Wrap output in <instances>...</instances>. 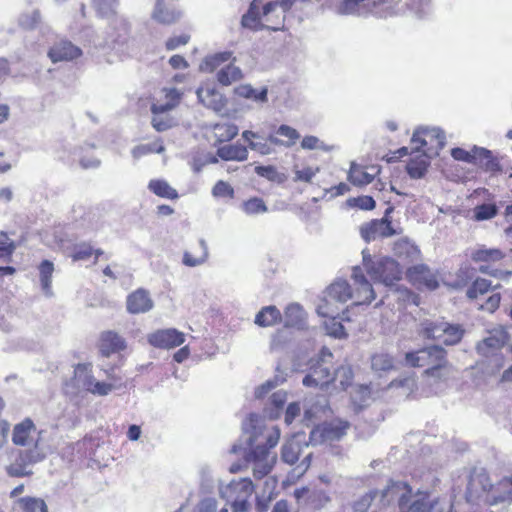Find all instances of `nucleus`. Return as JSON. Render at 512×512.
Returning <instances> with one entry per match:
<instances>
[{"label":"nucleus","instance_id":"1","mask_svg":"<svg viewBox=\"0 0 512 512\" xmlns=\"http://www.w3.org/2000/svg\"><path fill=\"white\" fill-rule=\"evenodd\" d=\"M405 365L423 369V376L441 380L449 369L447 351L439 345H431L409 351L404 356Z\"/></svg>","mask_w":512,"mask_h":512},{"label":"nucleus","instance_id":"2","mask_svg":"<svg viewBox=\"0 0 512 512\" xmlns=\"http://www.w3.org/2000/svg\"><path fill=\"white\" fill-rule=\"evenodd\" d=\"M118 365H109L106 368H102V371L108 378L109 382L97 381L92 375V364L91 363H79L75 367V374H85L83 379V387L86 391L93 395L106 396L113 390L126 388V384L123 381L122 376L116 374Z\"/></svg>","mask_w":512,"mask_h":512},{"label":"nucleus","instance_id":"3","mask_svg":"<svg viewBox=\"0 0 512 512\" xmlns=\"http://www.w3.org/2000/svg\"><path fill=\"white\" fill-rule=\"evenodd\" d=\"M261 5V0H253L250 3L249 9L247 13H245L242 16L241 24L243 27L248 28L253 31H259L264 28L272 30V31H280L284 30L285 28V11L286 8H283L281 13L276 15L275 20L269 18V14L272 12H275L277 9V6L279 5L278 2H268L263 6V13L262 15L267 17L266 22L267 24H262L261 22V14L259 12Z\"/></svg>","mask_w":512,"mask_h":512},{"label":"nucleus","instance_id":"4","mask_svg":"<svg viewBox=\"0 0 512 512\" xmlns=\"http://www.w3.org/2000/svg\"><path fill=\"white\" fill-rule=\"evenodd\" d=\"M363 266L367 274L375 281L392 287L402 279L403 271L400 264L389 256L374 259L363 252Z\"/></svg>","mask_w":512,"mask_h":512},{"label":"nucleus","instance_id":"5","mask_svg":"<svg viewBox=\"0 0 512 512\" xmlns=\"http://www.w3.org/2000/svg\"><path fill=\"white\" fill-rule=\"evenodd\" d=\"M45 457L46 454L37 439L31 448L18 451L15 459L6 466V473L13 478L30 477L33 471L29 466L41 462Z\"/></svg>","mask_w":512,"mask_h":512},{"label":"nucleus","instance_id":"6","mask_svg":"<svg viewBox=\"0 0 512 512\" xmlns=\"http://www.w3.org/2000/svg\"><path fill=\"white\" fill-rule=\"evenodd\" d=\"M348 300L354 301L351 285L346 280H337L327 288L325 297L317 306V313L318 315L339 313L340 309L336 304H344Z\"/></svg>","mask_w":512,"mask_h":512},{"label":"nucleus","instance_id":"7","mask_svg":"<svg viewBox=\"0 0 512 512\" xmlns=\"http://www.w3.org/2000/svg\"><path fill=\"white\" fill-rule=\"evenodd\" d=\"M378 494H380V502L382 505H389L396 502L400 508H403L407 506L412 496V487L405 481L390 479L385 489L380 492L378 490H372L367 493L363 499L370 503Z\"/></svg>","mask_w":512,"mask_h":512},{"label":"nucleus","instance_id":"8","mask_svg":"<svg viewBox=\"0 0 512 512\" xmlns=\"http://www.w3.org/2000/svg\"><path fill=\"white\" fill-rule=\"evenodd\" d=\"M393 209V207H388L382 218L372 219L360 225L359 233L365 242L369 243L379 238H389L402 233V228H395L392 224L390 214Z\"/></svg>","mask_w":512,"mask_h":512},{"label":"nucleus","instance_id":"9","mask_svg":"<svg viewBox=\"0 0 512 512\" xmlns=\"http://www.w3.org/2000/svg\"><path fill=\"white\" fill-rule=\"evenodd\" d=\"M506 257V253L498 248H478L471 253V260L479 264L478 271L482 274L495 278H505L512 274L511 271H503L493 268V266L502 261Z\"/></svg>","mask_w":512,"mask_h":512},{"label":"nucleus","instance_id":"10","mask_svg":"<svg viewBox=\"0 0 512 512\" xmlns=\"http://www.w3.org/2000/svg\"><path fill=\"white\" fill-rule=\"evenodd\" d=\"M491 478L484 468L474 467L470 470L465 498L468 502H476L481 498H485L488 503V494L491 489Z\"/></svg>","mask_w":512,"mask_h":512},{"label":"nucleus","instance_id":"11","mask_svg":"<svg viewBox=\"0 0 512 512\" xmlns=\"http://www.w3.org/2000/svg\"><path fill=\"white\" fill-rule=\"evenodd\" d=\"M471 277L469 275V269L459 270L457 274V280L454 283L456 289H462L466 286V297L469 300H476L479 297L487 294L491 290H496L501 287V284L492 285V282L483 277H476L470 284Z\"/></svg>","mask_w":512,"mask_h":512},{"label":"nucleus","instance_id":"12","mask_svg":"<svg viewBox=\"0 0 512 512\" xmlns=\"http://www.w3.org/2000/svg\"><path fill=\"white\" fill-rule=\"evenodd\" d=\"M405 276L407 281L418 290L433 291L439 287L437 273L423 263L409 266Z\"/></svg>","mask_w":512,"mask_h":512},{"label":"nucleus","instance_id":"13","mask_svg":"<svg viewBox=\"0 0 512 512\" xmlns=\"http://www.w3.org/2000/svg\"><path fill=\"white\" fill-rule=\"evenodd\" d=\"M342 370L345 372V369L342 368ZM340 371L341 369L332 370L323 361H318L304 377L303 384L306 387H326L335 380V375Z\"/></svg>","mask_w":512,"mask_h":512},{"label":"nucleus","instance_id":"14","mask_svg":"<svg viewBox=\"0 0 512 512\" xmlns=\"http://www.w3.org/2000/svg\"><path fill=\"white\" fill-rule=\"evenodd\" d=\"M148 342L155 348L173 349L185 342V334L175 328L159 329L148 335Z\"/></svg>","mask_w":512,"mask_h":512},{"label":"nucleus","instance_id":"15","mask_svg":"<svg viewBox=\"0 0 512 512\" xmlns=\"http://www.w3.org/2000/svg\"><path fill=\"white\" fill-rule=\"evenodd\" d=\"M352 278L354 283L352 288L354 295L353 305L370 304L375 299V292L359 267L353 269Z\"/></svg>","mask_w":512,"mask_h":512},{"label":"nucleus","instance_id":"16","mask_svg":"<svg viewBox=\"0 0 512 512\" xmlns=\"http://www.w3.org/2000/svg\"><path fill=\"white\" fill-rule=\"evenodd\" d=\"M182 95L176 88H162L154 98L151 112L158 115L174 109L179 105Z\"/></svg>","mask_w":512,"mask_h":512},{"label":"nucleus","instance_id":"17","mask_svg":"<svg viewBox=\"0 0 512 512\" xmlns=\"http://www.w3.org/2000/svg\"><path fill=\"white\" fill-rule=\"evenodd\" d=\"M196 94L205 107L215 112H221L226 108L227 98L214 85L202 84L198 87Z\"/></svg>","mask_w":512,"mask_h":512},{"label":"nucleus","instance_id":"18","mask_svg":"<svg viewBox=\"0 0 512 512\" xmlns=\"http://www.w3.org/2000/svg\"><path fill=\"white\" fill-rule=\"evenodd\" d=\"M97 347L103 357L120 353L127 347L125 339L112 330L103 331L98 338Z\"/></svg>","mask_w":512,"mask_h":512},{"label":"nucleus","instance_id":"19","mask_svg":"<svg viewBox=\"0 0 512 512\" xmlns=\"http://www.w3.org/2000/svg\"><path fill=\"white\" fill-rule=\"evenodd\" d=\"M445 134L440 129H418L414 132L412 136V142L415 143L414 149L417 151H425L430 150L428 147V142L435 141V148L442 149L445 145Z\"/></svg>","mask_w":512,"mask_h":512},{"label":"nucleus","instance_id":"20","mask_svg":"<svg viewBox=\"0 0 512 512\" xmlns=\"http://www.w3.org/2000/svg\"><path fill=\"white\" fill-rule=\"evenodd\" d=\"M82 55V50L72 42L61 39L55 42L48 51V57L53 63L72 61Z\"/></svg>","mask_w":512,"mask_h":512},{"label":"nucleus","instance_id":"21","mask_svg":"<svg viewBox=\"0 0 512 512\" xmlns=\"http://www.w3.org/2000/svg\"><path fill=\"white\" fill-rule=\"evenodd\" d=\"M512 501V474L505 476L496 484L491 482V489L488 494V504L497 505L499 503Z\"/></svg>","mask_w":512,"mask_h":512},{"label":"nucleus","instance_id":"22","mask_svg":"<svg viewBox=\"0 0 512 512\" xmlns=\"http://www.w3.org/2000/svg\"><path fill=\"white\" fill-rule=\"evenodd\" d=\"M392 251L398 259L406 263H413L421 257L419 247L408 237H403L394 241Z\"/></svg>","mask_w":512,"mask_h":512},{"label":"nucleus","instance_id":"23","mask_svg":"<svg viewBox=\"0 0 512 512\" xmlns=\"http://www.w3.org/2000/svg\"><path fill=\"white\" fill-rule=\"evenodd\" d=\"M126 306L131 314L148 312L153 307V301L149 293L144 289H137L128 295Z\"/></svg>","mask_w":512,"mask_h":512},{"label":"nucleus","instance_id":"24","mask_svg":"<svg viewBox=\"0 0 512 512\" xmlns=\"http://www.w3.org/2000/svg\"><path fill=\"white\" fill-rule=\"evenodd\" d=\"M152 17L160 24L172 25L179 21L181 12L175 8L168 7L165 0H156Z\"/></svg>","mask_w":512,"mask_h":512},{"label":"nucleus","instance_id":"25","mask_svg":"<svg viewBox=\"0 0 512 512\" xmlns=\"http://www.w3.org/2000/svg\"><path fill=\"white\" fill-rule=\"evenodd\" d=\"M36 427L30 418H25L22 422L16 424L13 429L12 441L18 446H27L32 441V433Z\"/></svg>","mask_w":512,"mask_h":512},{"label":"nucleus","instance_id":"26","mask_svg":"<svg viewBox=\"0 0 512 512\" xmlns=\"http://www.w3.org/2000/svg\"><path fill=\"white\" fill-rule=\"evenodd\" d=\"M506 341L507 334L500 331L497 334L486 337L478 344L477 350L481 355L489 357L494 355L496 351L500 350L505 345Z\"/></svg>","mask_w":512,"mask_h":512},{"label":"nucleus","instance_id":"27","mask_svg":"<svg viewBox=\"0 0 512 512\" xmlns=\"http://www.w3.org/2000/svg\"><path fill=\"white\" fill-rule=\"evenodd\" d=\"M300 138L296 129L288 126L281 125L276 131L275 135L269 136V141L273 145H282L286 147L293 146Z\"/></svg>","mask_w":512,"mask_h":512},{"label":"nucleus","instance_id":"28","mask_svg":"<svg viewBox=\"0 0 512 512\" xmlns=\"http://www.w3.org/2000/svg\"><path fill=\"white\" fill-rule=\"evenodd\" d=\"M104 254V251L100 248H93L89 242H81L75 244L71 250L70 257L74 262L86 261L91 257H94V263H97L100 256Z\"/></svg>","mask_w":512,"mask_h":512},{"label":"nucleus","instance_id":"29","mask_svg":"<svg viewBox=\"0 0 512 512\" xmlns=\"http://www.w3.org/2000/svg\"><path fill=\"white\" fill-rule=\"evenodd\" d=\"M349 427L348 421L334 420L322 426L321 436L324 440H339L346 434Z\"/></svg>","mask_w":512,"mask_h":512},{"label":"nucleus","instance_id":"30","mask_svg":"<svg viewBox=\"0 0 512 512\" xmlns=\"http://www.w3.org/2000/svg\"><path fill=\"white\" fill-rule=\"evenodd\" d=\"M217 155L225 161H244L248 158V150L241 144H229L219 147Z\"/></svg>","mask_w":512,"mask_h":512},{"label":"nucleus","instance_id":"31","mask_svg":"<svg viewBox=\"0 0 512 512\" xmlns=\"http://www.w3.org/2000/svg\"><path fill=\"white\" fill-rule=\"evenodd\" d=\"M282 315L276 306H265L255 316V323L260 327L273 326L280 323Z\"/></svg>","mask_w":512,"mask_h":512},{"label":"nucleus","instance_id":"32","mask_svg":"<svg viewBox=\"0 0 512 512\" xmlns=\"http://www.w3.org/2000/svg\"><path fill=\"white\" fill-rule=\"evenodd\" d=\"M446 322H434L426 320L421 323L419 334L428 340L439 341L442 343L443 335L445 333Z\"/></svg>","mask_w":512,"mask_h":512},{"label":"nucleus","instance_id":"33","mask_svg":"<svg viewBox=\"0 0 512 512\" xmlns=\"http://www.w3.org/2000/svg\"><path fill=\"white\" fill-rule=\"evenodd\" d=\"M54 270V264L50 260H42L38 265L41 288L42 291L48 296L52 294V276Z\"/></svg>","mask_w":512,"mask_h":512},{"label":"nucleus","instance_id":"34","mask_svg":"<svg viewBox=\"0 0 512 512\" xmlns=\"http://www.w3.org/2000/svg\"><path fill=\"white\" fill-rule=\"evenodd\" d=\"M482 169L491 173H499L502 171V166L499 160L493 156L492 152L486 148L480 147L478 150L477 164Z\"/></svg>","mask_w":512,"mask_h":512},{"label":"nucleus","instance_id":"35","mask_svg":"<svg viewBox=\"0 0 512 512\" xmlns=\"http://www.w3.org/2000/svg\"><path fill=\"white\" fill-rule=\"evenodd\" d=\"M234 94L238 97L250 99L255 102H266L268 100V89L263 87L261 90L254 89L250 84H241L234 88Z\"/></svg>","mask_w":512,"mask_h":512},{"label":"nucleus","instance_id":"36","mask_svg":"<svg viewBox=\"0 0 512 512\" xmlns=\"http://www.w3.org/2000/svg\"><path fill=\"white\" fill-rule=\"evenodd\" d=\"M285 325L287 327L303 328L306 313L299 304H290L285 310Z\"/></svg>","mask_w":512,"mask_h":512},{"label":"nucleus","instance_id":"37","mask_svg":"<svg viewBox=\"0 0 512 512\" xmlns=\"http://www.w3.org/2000/svg\"><path fill=\"white\" fill-rule=\"evenodd\" d=\"M238 127L233 123H216L212 132L216 141L219 143L228 142L238 134Z\"/></svg>","mask_w":512,"mask_h":512},{"label":"nucleus","instance_id":"38","mask_svg":"<svg viewBox=\"0 0 512 512\" xmlns=\"http://www.w3.org/2000/svg\"><path fill=\"white\" fill-rule=\"evenodd\" d=\"M242 77L241 69L233 64H228L217 72V81L223 86H229L241 80Z\"/></svg>","mask_w":512,"mask_h":512},{"label":"nucleus","instance_id":"39","mask_svg":"<svg viewBox=\"0 0 512 512\" xmlns=\"http://www.w3.org/2000/svg\"><path fill=\"white\" fill-rule=\"evenodd\" d=\"M429 166L426 155H418L409 160L406 166L407 173L411 178L419 179L425 175Z\"/></svg>","mask_w":512,"mask_h":512},{"label":"nucleus","instance_id":"40","mask_svg":"<svg viewBox=\"0 0 512 512\" xmlns=\"http://www.w3.org/2000/svg\"><path fill=\"white\" fill-rule=\"evenodd\" d=\"M148 188L158 197L167 198L171 200L178 198V192L174 188H172L169 185V183L165 180H151L148 184Z\"/></svg>","mask_w":512,"mask_h":512},{"label":"nucleus","instance_id":"41","mask_svg":"<svg viewBox=\"0 0 512 512\" xmlns=\"http://www.w3.org/2000/svg\"><path fill=\"white\" fill-rule=\"evenodd\" d=\"M232 57V52L223 51L218 52L213 55H209L205 57L201 64V70L204 72L212 73L214 72L221 64L228 62Z\"/></svg>","mask_w":512,"mask_h":512},{"label":"nucleus","instance_id":"42","mask_svg":"<svg viewBox=\"0 0 512 512\" xmlns=\"http://www.w3.org/2000/svg\"><path fill=\"white\" fill-rule=\"evenodd\" d=\"M17 506L21 512H48L45 501L36 497H22L17 499Z\"/></svg>","mask_w":512,"mask_h":512},{"label":"nucleus","instance_id":"43","mask_svg":"<svg viewBox=\"0 0 512 512\" xmlns=\"http://www.w3.org/2000/svg\"><path fill=\"white\" fill-rule=\"evenodd\" d=\"M339 313H332L331 315H320L325 318L323 324L328 335L336 338H344L347 336L345 328L342 323L337 319Z\"/></svg>","mask_w":512,"mask_h":512},{"label":"nucleus","instance_id":"44","mask_svg":"<svg viewBox=\"0 0 512 512\" xmlns=\"http://www.w3.org/2000/svg\"><path fill=\"white\" fill-rule=\"evenodd\" d=\"M445 333L443 335L442 344L451 346L458 344L464 335V329L459 324H450L446 322L444 328Z\"/></svg>","mask_w":512,"mask_h":512},{"label":"nucleus","instance_id":"45","mask_svg":"<svg viewBox=\"0 0 512 512\" xmlns=\"http://www.w3.org/2000/svg\"><path fill=\"white\" fill-rule=\"evenodd\" d=\"M301 444L297 441H287L281 451V458L284 462L293 465L295 464L300 456Z\"/></svg>","mask_w":512,"mask_h":512},{"label":"nucleus","instance_id":"46","mask_svg":"<svg viewBox=\"0 0 512 512\" xmlns=\"http://www.w3.org/2000/svg\"><path fill=\"white\" fill-rule=\"evenodd\" d=\"M16 248V242L10 238L8 233L0 231V259L4 261H11Z\"/></svg>","mask_w":512,"mask_h":512},{"label":"nucleus","instance_id":"47","mask_svg":"<svg viewBox=\"0 0 512 512\" xmlns=\"http://www.w3.org/2000/svg\"><path fill=\"white\" fill-rule=\"evenodd\" d=\"M373 179L374 177L372 175L356 165H352L348 173V180L356 186L368 185Z\"/></svg>","mask_w":512,"mask_h":512},{"label":"nucleus","instance_id":"48","mask_svg":"<svg viewBox=\"0 0 512 512\" xmlns=\"http://www.w3.org/2000/svg\"><path fill=\"white\" fill-rule=\"evenodd\" d=\"M371 366L375 371L387 372L394 369V359L389 354L378 353L372 356Z\"/></svg>","mask_w":512,"mask_h":512},{"label":"nucleus","instance_id":"49","mask_svg":"<svg viewBox=\"0 0 512 512\" xmlns=\"http://www.w3.org/2000/svg\"><path fill=\"white\" fill-rule=\"evenodd\" d=\"M498 213V208L494 203H484L477 205L473 209V219L476 221H484L494 218Z\"/></svg>","mask_w":512,"mask_h":512},{"label":"nucleus","instance_id":"50","mask_svg":"<svg viewBox=\"0 0 512 512\" xmlns=\"http://www.w3.org/2000/svg\"><path fill=\"white\" fill-rule=\"evenodd\" d=\"M480 147L474 146L471 151H467L460 147L451 150V156L457 160L470 164H477L478 150Z\"/></svg>","mask_w":512,"mask_h":512},{"label":"nucleus","instance_id":"51","mask_svg":"<svg viewBox=\"0 0 512 512\" xmlns=\"http://www.w3.org/2000/svg\"><path fill=\"white\" fill-rule=\"evenodd\" d=\"M118 0H93V7L100 17L115 14Z\"/></svg>","mask_w":512,"mask_h":512},{"label":"nucleus","instance_id":"52","mask_svg":"<svg viewBox=\"0 0 512 512\" xmlns=\"http://www.w3.org/2000/svg\"><path fill=\"white\" fill-rule=\"evenodd\" d=\"M163 151H164V146L162 144V141L159 139L153 143L142 144V145L136 146L133 149V156L135 158H140L147 154L162 153Z\"/></svg>","mask_w":512,"mask_h":512},{"label":"nucleus","instance_id":"53","mask_svg":"<svg viewBox=\"0 0 512 512\" xmlns=\"http://www.w3.org/2000/svg\"><path fill=\"white\" fill-rule=\"evenodd\" d=\"M278 437L269 439V446L258 445L254 447L250 453V457L254 462H267L269 457V449L277 444Z\"/></svg>","mask_w":512,"mask_h":512},{"label":"nucleus","instance_id":"54","mask_svg":"<svg viewBox=\"0 0 512 512\" xmlns=\"http://www.w3.org/2000/svg\"><path fill=\"white\" fill-rule=\"evenodd\" d=\"M238 498H250L255 490L251 479L243 478L232 486Z\"/></svg>","mask_w":512,"mask_h":512},{"label":"nucleus","instance_id":"55","mask_svg":"<svg viewBox=\"0 0 512 512\" xmlns=\"http://www.w3.org/2000/svg\"><path fill=\"white\" fill-rule=\"evenodd\" d=\"M242 208L246 214H260L267 211V206L261 198L253 197L245 201Z\"/></svg>","mask_w":512,"mask_h":512},{"label":"nucleus","instance_id":"56","mask_svg":"<svg viewBox=\"0 0 512 512\" xmlns=\"http://www.w3.org/2000/svg\"><path fill=\"white\" fill-rule=\"evenodd\" d=\"M318 167H311L306 166L301 169L295 168L294 170V182H303V183H311L312 179L315 177V175L319 172Z\"/></svg>","mask_w":512,"mask_h":512},{"label":"nucleus","instance_id":"57","mask_svg":"<svg viewBox=\"0 0 512 512\" xmlns=\"http://www.w3.org/2000/svg\"><path fill=\"white\" fill-rule=\"evenodd\" d=\"M501 299L502 296L499 292L493 293L479 306V310L494 313L499 308Z\"/></svg>","mask_w":512,"mask_h":512},{"label":"nucleus","instance_id":"58","mask_svg":"<svg viewBox=\"0 0 512 512\" xmlns=\"http://www.w3.org/2000/svg\"><path fill=\"white\" fill-rule=\"evenodd\" d=\"M396 292L399 294L398 300L403 301L404 305L412 304L415 306H419L420 297L412 290L404 287L402 289H397Z\"/></svg>","mask_w":512,"mask_h":512},{"label":"nucleus","instance_id":"59","mask_svg":"<svg viewBox=\"0 0 512 512\" xmlns=\"http://www.w3.org/2000/svg\"><path fill=\"white\" fill-rule=\"evenodd\" d=\"M212 193L215 197H228V198L234 197V189L232 188V186L222 180L218 181L214 185V187L212 189Z\"/></svg>","mask_w":512,"mask_h":512},{"label":"nucleus","instance_id":"60","mask_svg":"<svg viewBox=\"0 0 512 512\" xmlns=\"http://www.w3.org/2000/svg\"><path fill=\"white\" fill-rule=\"evenodd\" d=\"M190 41V35L186 33H182L178 36H172L168 38L165 42V48L168 51H172L177 49L180 46L186 45Z\"/></svg>","mask_w":512,"mask_h":512},{"label":"nucleus","instance_id":"61","mask_svg":"<svg viewBox=\"0 0 512 512\" xmlns=\"http://www.w3.org/2000/svg\"><path fill=\"white\" fill-rule=\"evenodd\" d=\"M255 172L258 176H261L263 178H266L270 181H276L278 179V171L276 169V167L272 166V165H268V166H256L255 167Z\"/></svg>","mask_w":512,"mask_h":512},{"label":"nucleus","instance_id":"62","mask_svg":"<svg viewBox=\"0 0 512 512\" xmlns=\"http://www.w3.org/2000/svg\"><path fill=\"white\" fill-rule=\"evenodd\" d=\"M272 469V465L268 462H255L253 468V476L256 479H262L264 476L269 474Z\"/></svg>","mask_w":512,"mask_h":512},{"label":"nucleus","instance_id":"63","mask_svg":"<svg viewBox=\"0 0 512 512\" xmlns=\"http://www.w3.org/2000/svg\"><path fill=\"white\" fill-rule=\"evenodd\" d=\"M364 0H343L339 10L342 14H353L358 11V6Z\"/></svg>","mask_w":512,"mask_h":512},{"label":"nucleus","instance_id":"64","mask_svg":"<svg viewBox=\"0 0 512 512\" xmlns=\"http://www.w3.org/2000/svg\"><path fill=\"white\" fill-rule=\"evenodd\" d=\"M300 414V406L298 403H290L285 412V422L290 424L296 416Z\"/></svg>","mask_w":512,"mask_h":512}]
</instances>
